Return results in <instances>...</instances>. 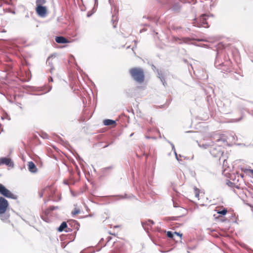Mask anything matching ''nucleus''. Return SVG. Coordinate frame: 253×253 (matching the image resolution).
I'll return each mask as SVG.
<instances>
[{"label":"nucleus","mask_w":253,"mask_h":253,"mask_svg":"<svg viewBox=\"0 0 253 253\" xmlns=\"http://www.w3.org/2000/svg\"><path fill=\"white\" fill-rule=\"evenodd\" d=\"M129 73L133 79L139 83L143 82L144 74L142 69L139 68H133L129 70Z\"/></svg>","instance_id":"f257e3e1"},{"label":"nucleus","mask_w":253,"mask_h":253,"mask_svg":"<svg viewBox=\"0 0 253 253\" xmlns=\"http://www.w3.org/2000/svg\"><path fill=\"white\" fill-rule=\"evenodd\" d=\"M164 3L171 11L179 12L182 7V3L185 2L182 0H165Z\"/></svg>","instance_id":"f03ea898"},{"label":"nucleus","mask_w":253,"mask_h":253,"mask_svg":"<svg viewBox=\"0 0 253 253\" xmlns=\"http://www.w3.org/2000/svg\"><path fill=\"white\" fill-rule=\"evenodd\" d=\"M209 16V15L206 14H203L201 15L199 20H197L196 18H195L193 20V25L197 27H209V25L207 22V19Z\"/></svg>","instance_id":"7ed1b4c3"},{"label":"nucleus","mask_w":253,"mask_h":253,"mask_svg":"<svg viewBox=\"0 0 253 253\" xmlns=\"http://www.w3.org/2000/svg\"><path fill=\"white\" fill-rule=\"evenodd\" d=\"M0 194L3 196L12 199H16L17 196L12 194L3 184L0 183Z\"/></svg>","instance_id":"20e7f679"},{"label":"nucleus","mask_w":253,"mask_h":253,"mask_svg":"<svg viewBox=\"0 0 253 253\" xmlns=\"http://www.w3.org/2000/svg\"><path fill=\"white\" fill-rule=\"evenodd\" d=\"M36 11L37 14L41 17H45L47 15V9L43 5H36Z\"/></svg>","instance_id":"39448f33"},{"label":"nucleus","mask_w":253,"mask_h":253,"mask_svg":"<svg viewBox=\"0 0 253 253\" xmlns=\"http://www.w3.org/2000/svg\"><path fill=\"white\" fill-rule=\"evenodd\" d=\"M8 206L7 200L2 197H0V214L6 212Z\"/></svg>","instance_id":"423d86ee"},{"label":"nucleus","mask_w":253,"mask_h":253,"mask_svg":"<svg viewBox=\"0 0 253 253\" xmlns=\"http://www.w3.org/2000/svg\"><path fill=\"white\" fill-rule=\"evenodd\" d=\"M152 69L153 70H156L157 72V77L160 79L161 82L162 83L163 85L165 87L167 85V84L166 81V75L162 73L161 71H159L158 69H156V67L154 65H152Z\"/></svg>","instance_id":"0eeeda50"},{"label":"nucleus","mask_w":253,"mask_h":253,"mask_svg":"<svg viewBox=\"0 0 253 253\" xmlns=\"http://www.w3.org/2000/svg\"><path fill=\"white\" fill-rule=\"evenodd\" d=\"M1 165H5L6 166L13 168L14 164L12 160L7 157L0 158V166Z\"/></svg>","instance_id":"6e6552de"},{"label":"nucleus","mask_w":253,"mask_h":253,"mask_svg":"<svg viewBox=\"0 0 253 253\" xmlns=\"http://www.w3.org/2000/svg\"><path fill=\"white\" fill-rule=\"evenodd\" d=\"M154 224V222L151 219H149L147 221H145V222H144V221L141 222V225H142L143 229L147 232H148V230H149L148 227L151 226Z\"/></svg>","instance_id":"1a4fd4ad"},{"label":"nucleus","mask_w":253,"mask_h":253,"mask_svg":"<svg viewBox=\"0 0 253 253\" xmlns=\"http://www.w3.org/2000/svg\"><path fill=\"white\" fill-rule=\"evenodd\" d=\"M28 167L29 171L31 173H36L38 171V169L35 164L32 161L28 162Z\"/></svg>","instance_id":"9d476101"},{"label":"nucleus","mask_w":253,"mask_h":253,"mask_svg":"<svg viewBox=\"0 0 253 253\" xmlns=\"http://www.w3.org/2000/svg\"><path fill=\"white\" fill-rule=\"evenodd\" d=\"M180 211L182 212V214L177 216H171L168 217V220H177L180 217L185 215L187 213V211L185 209L181 208Z\"/></svg>","instance_id":"9b49d317"},{"label":"nucleus","mask_w":253,"mask_h":253,"mask_svg":"<svg viewBox=\"0 0 253 253\" xmlns=\"http://www.w3.org/2000/svg\"><path fill=\"white\" fill-rule=\"evenodd\" d=\"M55 40L58 43H69V40L63 36L56 37Z\"/></svg>","instance_id":"f8f14e48"},{"label":"nucleus","mask_w":253,"mask_h":253,"mask_svg":"<svg viewBox=\"0 0 253 253\" xmlns=\"http://www.w3.org/2000/svg\"><path fill=\"white\" fill-rule=\"evenodd\" d=\"M216 142L218 143H220V142L225 143L227 142V138L224 135V134H220L216 139ZM218 145L219 146H221L220 144H218Z\"/></svg>","instance_id":"ddd939ff"},{"label":"nucleus","mask_w":253,"mask_h":253,"mask_svg":"<svg viewBox=\"0 0 253 253\" xmlns=\"http://www.w3.org/2000/svg\"><path fill=\"white\" fill-rule=\"evenodd\" d=\"M210 153L213 156V157L216 158L220 156L222 153L220 150L217 151L215 148H211L210 150Z\"/></svg>","instance_id":"4468645a"},{"label":"nucleus","mask_w":253,"mask_h":253,"mask_svg":"<svg viewBox=\"0 0 253 253\" xmlns=\"http://www.w3.org/2000/svg\"><path fill=\"white\" fill-rule=\"evenodd\" d=\"M0 219L2 221L5 222H8L9 221V214L5 212L4 213L0 214Z\"/></svg>","instance_id":"2eb2a0df"},{"label":"nucleus","mask_w":253,"mask_h":253,"mask_svg":"<svg viewBox=\"0 0 253 253\" xmlns=\"http://www.w3.org/2000/svg\"><path fill=\"white\" fill-rule=\"evenodd\" d=\"M103 124L105 126H111L116 125V122L115 121L111 119H106L103 121Z\"/></svg>","instance_id":"dca6fc26"},{"label":"nucleus","mask_w":253,"mask_h":253,"mask_svg":"<svg viewBox=\"0 0 253 253\" xmlns=\"http://www.w3.org/2000/svg\"><path fill=\"white\" fill-rule=\"evenodd\" d=\"M67 228V224L65 221L61 223L59 227L57 228L58 231L61 232Z\"/></svg>","instance_id":"f3484780"},{"label":"nucleus","mask_w":253,"mask_h":253,"mask_svg":"<svg viewBox=\"0 0 253 253\" xmlns=\"http://www.w3.org/2000/svg\"><path fill=\"white\" fill-rule=\"evenodd\" d=\"M214 144V142L211 141V142L206 143L205 144H203L202 145L199 144V147L203 148L204 149H207L210 146H213Z\"/></svg>","instance_id":"a211bd4d"},{"label":"nucleus","mask_w":253,"mask_h":253,"mask_svg":"<svg viewBox=\"0 0 253 253\" xmlns=\"http://www.w3.org/2000/svg\"><path fill=\"white\" fill-rule=\"evenodd\" d=\"M112 197L115 198L116 200H119L123 199H128L130 198V196H128L127 194H125L124 195H114L112 196Z\"/></svg>","instance_id":"6ab92c4d"},{"label":"nucleus","mask_w":253,"mask_h":253,"mask_svg":"<svg viewBox=\"0 0 253 253\" xmlns=\"http://www.w3.org/2000/svg\"><path fill=\"white\" fill-rule=\"evenodd\" d=\"M59 207L58 206H50L45 211V214L46 215L48 214L51 211L59 209Z\"/></svg>","instance_id":"aec40b11"},{"label":"nucleus","mask_w":253,"mask_h":253,"mask_svg":"<svg viewBox=\"0 0 253 253\" xmlns=\"http://www.w3.org/2000/svg\"><path fill=\"white\" fill-rule=\"evenodd\" d=\"M167 235L168 237L174 240H175V238L174 235V232H172L171 231H168L167 233Z\"/></svg>","instance_id":"412c9836"},{"label":"nucleus","mask_w":253,"mask_h":253,"mask_svg":"<svg viewBox=\"0 0 253 253\" xmlns=\"http://www.w3.org/2000/svg\"><path fill=\"white\" fill-rule=\"evenodd\" d=\"M227 212V210L226 209L224 208L223 210L221 211H217V213L222 215H225Z\"/></svg>","instance_id":"4be33fe9"},{"label":"nucleus","mask_w":253,"mask_h":253,"mask_svg":"<svg viewBox=\"0 0 253 253\" xmlns=\"http://www.w3.org/2000/svg\"><path fill=\"white\" fill-rule=\"evenodd\" d=\"M46 2V0H36V5H43Z\"/></svg>","instance_id":"5701e85b"},{"label":"nucleus","mask_w":253,"mask_h":253,"mask_svg":"<svg viewBox=\"0 0 253 253\" xmlns=\"http://www.w3.org/2000/svg\"><path fill=\"white\" fill-rule=\"evenodd\" d=\"M90 249H87V250H83V251H82L80 253H93L95 252V251L94 250H92L91 251H89Z\"/></svg>","instance_id":"b1692460"},{"label":"nucleus","mask_w":253,"mask_h":253,"mask_svg":"<svg viewBox=\"0 0 253 253\" xmlns=\"http://www.w3.org/2000/svg\"><path fill=\"white\" fill-rule=\"evenodd\" d=\"M81 212V211L80 209H75V210L72 212V214L73 215H76L77 214L80 213Z\"/></svg>","instance_id":"393cba45"},{"label":"nucleus","mask_w":253,"mask_h":253,"mask_svg":"<svg viewBox=\"0 0 253 253\" xmlns=\"http://www.w3.org/2000/svg\"><path fill=\"white\" fill-rule=\"evenodd\" d=\"M194 190H195V197L197 198H198L199 196V190L197 187H195L194 188Z\"/></svg>","instance_id":"a878e982"},{"label":"nucleus","mask_w":253,"mask_h":253,"mask_svg":"<svg viewBox=\"0 0 253 253\" xmlns=\"http://www.w3.org/2000/svg\"><path fill=\"white\" fill-rule=\"evenodd\" d=\"M9 45L10 48H11L14 49H16V48L17 47V46L15 43H12L11 42H10V44H9Z\"/></svg>","instance_id":"bb28decb"},{"label":"nucleus","mask_w":253,"mask_h":253,"mask_svg":"<svg viewBox=\"0 0 253 253\" xmlns=\"http://www.w3.org/2000/svg\"><path fill=\"white\" fill-rule=\"evenodd\" d=\"M76 158L78 161L79 162V163H80V164H82V163L84 162L83 159L78 154H77Z\"/></svg>","instance_id":"cd10ccee"},{"label":"nucleus","mask_w":253,"mask_h":253,"mask_svg":"<svg viewBox=\"0 0 253 253\" xmlns=\"http://www.w3.org/2000/svg\"><path fill=\"white\" fill-rule=\"evenodd\" d=\"M95 11H96L95 10H92V9L91 11H88L87 13V17H89L90 16H91L93 14V13L95 12Z\"/></svg>","instance_id":"c85d7f7f"},{"label":"nucleus","mask_w":253,"mask_h":253,"mask_svg":"<svg viewBox=\"0 0 253 253\" xmlns=\"http://www.w3.org/2000/svg\"><path fill=\"white\" fill-rule=\"evenodd\" d=\"M98 5V0H94V6L93 8H92V10L96 9V7H97Z\"/></svg>","instance_id":"c756f323"},{"label":"nucleus","mask_w":253,"mask_h":253,"mask_svg":"<svg viewBox=\"0 0 253 253\" xmlns=\"http://www.w3.org/2000/svg\"><path fill=\"white\" fill-rule=\"evenodd\" d=\"M168 142L171 146L172 150L173 151V152H176V150H175V147H174V145H173V144L172 143H171V142L169 141H168Z\"/></svg>","instance_id":"7c9ffc66"},{"label":"nucleus","mask_w":253,"mask_h":253,"mask_svg":"<svg viewBox=\"0 0 253 253\" xmlns=\"http://www.w3.org/2000/svg\"><path fill=\"white\" fill-rule=\"evenodd\" d=\"M112 169V166H110V167H106V168H105L103 169V172H106L108 170L110 169Z\"/></svg>","instance_id":"2f4dec72"},{"label":"nucleus","mask_w":253,"mask_h":253,"mask_svg":"<svg viewBox=\"0 0 253 253\" xmlns=\"http://www.w3.org/2000/svg\"><path fill=\"white\" fill-rule=\"evenodd\" d=\"M174 235H176L178 237H179L180 238H181L182 237V234L179 233V232H174Z\"/></svg>","instance_id":"473e14b6"},{"label":"nucleus","mask_w":253,"mask_h":253,"mask_svg":"<svg viewBox=\"0 0 253 253\" xmlns=\"http://www.w3.org/2000/svg\"><path fill=\"white\" fill-rule=\"evenodd\" d=\"M187 2L194 4L197 2V0H188Z\"/></svg>","instance_id":"72a5a7b5"},{"label":"nucleus","mask_w":253,"mask_h":253,"mask_svg":"<svg viewBox=\"0 0 253 253\" xmlns=\"http://www.w3.org/2000/svg\"><path fill=\"white\" fill-rule=\"evenodd\" d=\"M227 185H228L229 186H230V187H232L233 186V185L234 184V183H233L232 182L228 180L227 183H226Z\"/></svg>","instance_id":"f704fd0d"},{"label":"nucleus","mask_w":253,"mask_h":253,"mask_svg":"<svg viewBox=\"0 0 253 253\" xmlns=\"http://www.w3.org/2000/svg\"><path fill=\"white\" fill-rule=\"evenodd\" d=\"M44 191L45 190L43 189L41 192H39V195L40 198H42L43 196Z\"/></svg>","instance_id":"c9c22d12"},{"label":"nucleus","mask_w":253,"mask_h":253,"mask_svg":"<svg viewBox=\"0 0 253 253\" xmlns=\"http://www.w3.org/2000/svg\"><path fill=\"white\" fill-rule=\"evenodd\" d=\"M173 207L175 208H177L178 207V204L177 203H175L174 202H173Z\"/></svg>","instance_id":"e433bc0d"},{"label":"nucleus","mask_w":253,"mask_h":253,"mask_svg":"<svg viewBox=\"0 0 253 253\" xmlns=\"http://www.w3.org/2000/svg\"><path fill=\"white\" fill-rule=\"evenodd\" d=\"M66 232H70L72 231V229L71 228H69L67 227V228H66L65 230H64Z\"/></svg>","instance_id":"4c0bfd02"},{"label":"nucleus","mask_w":253,"mask_h":253,"mask_svg":"<svg viewBox=\"0 0 253 253\" xmlns=\"http://www.w3.org/2000/svg\"><path fill=\"white\" fill-rule=\"evenodd\" d=\"M174 155H175V158L176 159V160H177L178 161H179L180 160H179V159H178V156H177V154L176 152H174Z\"/></svg>","instance_id":"58836bf2"},{"label":"nucleus","mask_w":253,"mask_h":253,"mask_svg":"<svg viewBox=\"0 0 253 253\" xmlns=\"http://www.w3.org/2000/svg\"><path fill=\"white\" fill-rule=\"evenodd\" d=\"M145 137L147 139H150V138H152V139H156V137H150V136H146Z\"/></svg>","instance_id":"ea45409f"},{"label":"nucleus","mask_w":253,"mask_h":253,"mask_svg":"<svg viewBox=\"0 0 253 253\" xmlns=\"http://www.w3.org/2000/svg\"><path fill=\"white\" fill-rule=\"evenodd\" d=\"M217 64V60H216L215 62V66H217L218 65H221V64H223V63H221V64Z\"/></svg>","instance_id":"a19ab883"},{"label":"nucleus","mask_w":253,"mask_h":253,"mask_svg":"<svg viewBox=\"0 0 253 253\" xmlns=\"http://www.w3.org/2000/svg\"><path fill=\"white\" fill-rule=\"evenodd\" d=\"M49 82H53V79L51 77H49L48 78Z\"/></svg>","instance_id":"79ce46f5"},{"label":"nucleus","mask_w":253,"mask_h":253,"mask_svg":"<svg viewBox=\"0 0 253 253\" xmlns=\"http://www.w3.org/2000/svg\"><path fill=\"white\" fill-rule=\"evenodd\" d=\"M112 239L111 237L110 236H108L107 238V239L108 240V242H109L111 239Z\"/></svg>","instance_id":"37998d69"},{"label":"nucleus","mask_w":253,"mask_h":253,"mask_svg":"<svg viewBox=\"0 0 253 253\" xmlns=\"http://www.w3.org/2000/svg\"><path fill=\"white\" fill-rule=\"evenodd\" d=\"M63 183L66 185H68V182L67 181H64Z\"/></svg>","instance_id":"c03bdc74"},{"label":"nucleus","mask_w":253,"mask_h":253,"mask_svg":"<svg viewBox=\"0 0 253 253\" xmlns=\"http://www.w3.org/2000/svg\"><path fill=\"white\" fill-rule=\"evenodd\" d=\"M49 60H50V57H49L48 58V59H47V61H46V63H48H48H49V64H50V62H49Z\"/></svg>","instance_id":"a18cd8bd"},{"label":"nucleus","mask_w":253,"mask_h":253,"mask_svg":"<svg viewBox=\"0 0 253 253\" xmlns=\"http://www.w3.org/2000/svg\"><path fill=\"white\" fill-rule=\"evenodd\" d=\"M241 120H242V117H241V118H239L238 119L236 120V122H239V121H240Z\"/></svg>","instance_id":"49530a36"},{"label":"nucleus","mask_w":253,"mask_h":253,"mask_svg":"<svg viewBox=\"0 0 253 253\" xmlns=\"http://www.w3.org/2000/svg\"><path fill=\"white\" fill-rule=\"evenodd\" d=\"M51 88H52V87L51 86H49V89H48V91L47 92H48L50 90H51Z\"/></svg>","instance_id":"de8ad7c7"},{"label":"nucleus","mask_w":253,"mask_h":253,"mask_svg":"<svg viewBox=\"0 0 253 253\" xmlns=\"http://www.w3.org/2000/svg\"><path fill=\"white\" fill-rule=\"evenodd\" d=\"M57 137H58V139H59L60 141H63V139H62L61 137H59L58 136H57Z\"/></svg>","instance_id":"09e8293b"},{"label":"nucleus","mask_w":253,"mask_h":253,"mask_svg":"<svg viewBox=\"0 0 253 253\" xmlns=\"http://www.w3.org/2000/svg\"><path fill=\"white\" fill-rule=\"evenodd\" d=\"M42 219L43 220H44V221H45L47 222V220H46L45 218H43V217H42Z\"/></svg>","instance_id":"8fccbe9b"},{"label":"nucleus","mask_w":253,"mask_h":253,"mask_svg":"<svg viewBox=\"0 0 253 253\" xmlns=\"http://www.w3.org/2000/svg\"><path fill=\"white\" fill-rule=\"evenodd\" d=\"M250 171H251V172L252 173V174H253V169H251V170H250Z\"/></svg>","instance_id":"3c124183"},{"label":"nucleus","mask_w":253,"mask_h":253,"mask_svg":"<svg viewBox=\"0 0 253 253\" xmlns=\"http://www.w3.org/2000/svg\"><path fill=\"white\" fill-rule=\"evenodd\" d=\"M53 69V67H51L50 68V72L51 73L52 72V70Z\"/></svg>","instance_id":"603ef678"},{"label":"nucleus","mask_w":253,"mask_h":253,"mask_svg":"<svg viewBox=\"0 0 253 253\" xmlns=\"http://www.w3.org/2000/svg\"><path fill=\"white\" fill-rule=\"evenodd\" d=\"M109 146V145H105L103 147V148H106Z\"/></svg>","instance_id":"864d4df0"},{"label":"nucleus","mask_w":253,"mask_h":253,"mask_svg":"<svg viewBox=\"0 0 253 253\" xmlns=\"http://www.w3.org/2000/svg\"><path fill=\"white\" fill-rule=\"evenodd\" d=\"M133 133H132L130 135V137H131L133 135Z\"/></svg>","instance_id":"5fc2aeb1"},{"label":"nucleus","mask_w":253,"mask_h":253,"mask_svg":"<svg viewBox=\"0 0 253 253\" xmlns=\"http://www.w3.org/2000/svg\"><path fill=\"white\" fill-rule=\"evenodd\" d=\"M48 200H47V201H44V203L45 204Z\"/></svg>","instance_id":"6e6d98bb"},{"label":"nucleus","mask_w":253,"mask_h":253,"mask_svg":"<svg viewBox=\"0 0 253 253\" xmlns=\"http://www.w3.org/2000/svg\"><path fill=\"white\" fill-rule=\"evenodd\" d=\"M113 27H114V28H115L116 27V25H114Z\"/></svg>","instance_id":"4d7b16f0"},{"label":"nucleus","mask_w":253,"mask_h":253,"mask_svg":"<svg viewBox=\"0 0 253 253\" xmlns=\"http://www.w3.org/2000/svg\"><path fill=\"white\" fill-rule=\"evenodd\" d=\"M252 61L253 62V60H252Z\"/></svg>","instance_id":"13d9d810"}]
</instances>
